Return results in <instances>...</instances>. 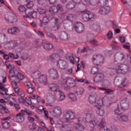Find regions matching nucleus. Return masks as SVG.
<instances>
[{
	"mask_svg": "<svg viewBox=\"0 0 131 131\" xmlns=\"http://www.w3.org/2000/svg\"><path fill=\"white\" fill-rule=\"evenodd\" d=\"M8 78L10 81H15L18 83L20 80L24 79V75L15 70L12 74L8 75Z\"/></svg>",
	"mask_w": 131,
	"mask_h": 131,
	"instance_id": "1",
	"label": "nucleus"
},
{
	"mask_svg": "<svg viewBox=\"0 0 131 131\" xmlns=\"http://www.w3.org/2000/svg\"><path fill=\"white\" fill-rule=\"evenodd\" d=\"M92 61L94 65L101 66L104 63V56L101 54H95L93 56Z\"/></svg>",
	"mask_w": 131,
	"mask_h": 131,
	"instance_id": "2",
	"label": "nucleus"
},
{
	"mask_svg": "<svg viewBox=\"0 0 131 131\" xmlns=\"http://www.w3.org/2000/svg\"><path fill=\"white\" fill-rule=\"evenodd\" d=\"M4 19L6 22L11 23L12 24L17 22V16H16V14L11 12L5 14L4 16Z\"/></svg>",
	"mask_w": 131,
	"mask_h": 131,
	"instance_id": "3",
	"label": "nucleus"
},
{
	"mask_svg": "<svg viewBox=\"0 0 131 131\" xmlns=\"http://www.w3.org/2000/svg\"><path fill=\"white\" fill-rule=\"evenodd\" d=\"M95 107L97 108L96 111L97 114L99 116H104L105 115V110L103 107V101L102 100L98 101L95 104Z\"/></svg>",
	"mask_w": 131,
	"mask_h": 131,
	"instance_id": "4",
	"label": "nucleus"
},
{
	"mask_svg": "<svg viewBox=\"0 0 131 131\" xmlns=\"http://www.w3.org/2000/svg\"><path fill=\"white\" fill-rule=\"evenodd\" d=\"M80 12L81 13H82V18L84 21H90V20H91V19H94V18L96 17L94 13L89 12L88 10H85Z\"/></svg>",
	"mask_w": 131,
	"mask_h": 131,
	"instance_id": "5",
	"label": "nucleus"
},
{
	"mask_svg": "<svg viewBox=\"0 0 131 131\" xmlns=\"http://www.w3.org/2000/svg\"><path fill=\"white\" fill-rule=\"evenodd\" d=\"M74 116H75V114L73 112L67 111L63 115V118L66 119V123L71 122V120L74 119Z\"/></svg>",
	"mask_w": 131,
	"mask_h": 131,
	"instance_id": "6",
	"label": "nucleus"
},
{
	"mask_svg": "<svg viewBox=\"0 0 131 131\" xmlns=\"http://www.w3.org/2000/svg\"><path fill=\"white\" fill-rule=\"evenodd\" d=\"M48 73L49 77L52 79H57L59 77L58 71L56 69L51 68L48 70Z\"/></svg>",
	"mask_w": 131,
	"mask_h": 131,
	"instance_id": "7",
	"label": "nucleus"
},
{
	"mask_svg": "<svg viewBox=\"0 0 131 131\" xmlns=\"http://www.w3.org/2000/svg\"><path fill=\"white\" fill-rule=\"evenodd\" d=\"M49 112L53 116H60L62 114L61 107L57 106L50 109Z\"/></svg>",
	"mask_w": 131,
	"mask_h": 131,
	"instance_id": "8",
	"label": "nucleus"
},
{
	"mask_svg": "<svg viewBox=\"0 0 131 131\" xmlns=\"http://www.w3.org/2000/svg\"><path fill=\"white\" fill-rule=\"evenodd\" d=\"M74 28L77 33H82L84 29L83 24L81 23H77L74 27Z\"/></svg>",
	"mask_w": 131,
	"mask_h": 131,
	"instance_id": "9",
	"label": "nucleus"
},
{
	"mask_svg": "<svg viewBox=\"0 0 131 131\" xmlns=\"http://www.w3.org/2000/svg\"><path fill=\"white\" fill-rule=\"evenodd\" d=\"M120 104L121 108L123 111H125V110H128V109H129V104H128V102L126 98H124L123 100H121Z\"/></svg>",
	"mask_w": 131,
	"mask_h": 131,
	"instance_id": "10",
	"label": "nucleus"
},
{
	"mask_svg": "<svg viewBox=\"0 0 131 131\" xmlns=\"http://www.w3.org/2000/svg\"><path fill=\"white\" fill-rule=\"evenodd\" d=\"M21 113H19L16 115V116L14 117V120L16 122H23L24 120V115L25 114L23 113V110L20 111Z\"/></svg>",
	"mask_w": 131,
	"mask_h": 131,
	"instance_id": "11",
	"label": "nucleus"
},
{
	"mask_svg": "<svg viewBox=\"0 0 131 131\" xmlns=\"http://www.w3.org/2000/svg\"><path fill=\"white\" fill-rule=\"evenodd\" d=\"M64 82L68 85H69L71 88H75V85H76V83L73 79L69 77H67L66 79H63Z\"/></svg>",
	"mask_w": 131,
	"mask_h": 131,
	"instance_id": "12",
	"label": "nucleus"
},
{
	"mask_svg": "<svg viewBox=\"0 0 131 131\" xmlns=\"http://www.w3.org/2000/svg\"><path fill=\"white\" fill-rule=\"evenodd\" d=\"M5 64L7 67V69L9 70L8 75L12 74L15 70V67L13 66V64H11V62H10L9 60H6Z\"/></svg>",
	"mask_w": 131,
	"mask_h": 131,
	"instance_id": "13",
	"label": "nucleus"
},
{
	"mask_svg": "<svg viewBox=\"0 0 131 131\" xmlns=\"http://www.w3.org/2000/svg\"><path fill=\"white\" fill-rule=\"evenodd\" d=\"M115 61H123L125 59V55L122 52H118L115 55Z\"/></svg>",
	"mask_w": 131,
	"mask_h": 131,
	"instance_id": "14",
	"label": "nucleus"
},
{
	"mask_svg": "<svg viewBox=\"0 0 131 131\" xmlns=\"http://www.w3.org/2000/svg\"><path fill=\"white\" fill-rule=\"evenodd\" d=\"M39 82L43 85L48 84V75L46 74L41 75L39 77Z\"/></svg>",
	"mask_w": 131,
	"mask_h": 131,
	"instance_id": "15",
	"label": "nucleus"
},
{
	"mask_svg": "<svg viewBox=\"0 0 131 131\" xmlns=\"http://www.w3.org/2000/svg\"><path fill=\"white\" fill-rule=\"evenodd\" d=\"M56 94H54L51 93H49L46 95V99L47 101H50V102H54L56 100H57V96H56Z\"/></svg>",
	"mask_w": 131,
	"mask_h": 131,
	"instance_id": "16",
	"label": "nucleus"
},
{
	"mask_svg": "<svg viewBox=\"0 0 131 131\" xmlns=\"http://www.w3.org/2000/svg\"><path fill=\"white\" fill-rule=\"evenodd\" d=\"M110 12V7L106 6L105 7H102L98 10V14L100 15H107Z\"/></svg>",
	"mask_w": 131,
	"mask_h": 131,
	"instance_id": "17",
	"label": "nucleus"
},
{
	"mask_svg": "<svg viewBox=\"0 0 131 131\" xmlns=\"http://www.w3.org/2000/svg\"><path fill=\"white\" fill-rule=\"evenodd\" d=\"M48 88L49 89V91L54 92L55 94H57V93H58V92L60 91V90H59V86L57 84H49L48 85Z\"/></svg>",
	"mask_w": 131,
	"mask_h": 131,
	"instance_id": "18",
	"label": "nucleus"
},
{
	"mask_svg": "<svg viewBox=\"0 0 131 131\" xmlns=\"http://www.w3.org/2000/svg\"><path fill=\"white\" fill-rule=\"evenodd\" d=\"M11 84L14 88L15 94H17L18 96H21V90L18 88V83L13 81L11 82Z\"/></svg>",
	"mask_w": 131,
	"mask_h": 131,
	"instance_id": "19",
	"label": "nucleus"
},
{
	"mask_svg": "<svg viewBox=\"0 0 131 131\" xmlns=\"http://www.w3.org/2000/svg\"><path fill=\"white\" fill-rule=\"evenodd\" d=\"M66 61L59 60L57 61V66L59 69H66L67 68Z\"/></svg>",
	"mask_w": 131,
	"mask_h": 131,
	"instance_id": "20",
	"label": "nucleus"
},
{
	"mask_svg": "<svg viewBox=\"0 0 131 131\" xmlns=\"http://www.w3.org/2000/svg\"><path fill=\"white\" fill-rule=\"evenodd\" d=\"M104 79V74L102 73L97 74L94 78V81L95 82H101Z\"/></svg>",
	"mask_w": 131,
	"mask_h": 131,
	"instance_id": "21",
	"label": "nucleus"
},
{
	"mask_svg": "<svg viewBox=\"0 0 131 131\" xmlns=\"http://www.w3.org/2000/svg\"><path fill=\"white\" fill-rule=\"evenodd\" d=\"M8 32L10 34H13L14 35H16L20 32V30H19V28H18L17 27H14L9 29L8 30Z\"/></svg>",
	"mask_w": 131,
	"mask_h": 131,
	"instance_id": "22",
	"label": "nucleus"
},
{
	"mask_svg": "<svg viewBox=\"0 0 131 131\" xmlns=\"http://www.w3.org/2000/svg\"><path fill=\"white\" fill-rule=\"evenodd\" d=\"M42 48L46 51H50L52 50L53 48V44L49 42H44L42 43Z\"/></svg>",
	"mask_w": 131,
	"mask_h": 131,
	"instance_id": "23",
	"label": "nucleus"
},
{
	"mask_svg": "<svg viewBox=\"0 0 131 131\" xmlns=\"http://www.w3.org/2000/svg\"><path fill=\"white\" fill-rule=\"evenodd\" d=\"M73 128L76 131H83L84 130V126L81 124L75 123L73 125Z\"/></svg>",
	"mask_w": 131,
	"mask_h": 131,
	"instance_id": "24",
	"label": "nucleus"
},
{
	"mask_svg": "<svg viewBox=\"0 0 131 131\" xmlns=\"http://www.w3.org/2000/svg\"><path fill=\"white\" fill-rule=\"evenodd\" d=\"M59 38L60 40H63V41H66L68 40V35L64 31H62L58 35Z\"/></svg>",
	"mask_w": 131,
	"mask_h": 131,
	"instance_id": "25",
	"label": "nucleus"
},
{
	"mask_svg": "<svg viewBox=\"0 0 131 131\" xmlns=\"http://www.w3.org/2000/svg\"><path fill=\"white\" fill-rule=\"evenodd\" d=\"M97 97V93H93L90 96L89 100L90 104H94V103H96Z\"/></svg>",
	"mask_w": 131,
	"mask_h": 131,
	"instance_id": "26",
	"label": "nucleus"
},
{
	"mask_svg": "<svg viewBox=\"0 0 131 131\" xmlns=\"http://www.w3.org/2000/svg\"><path fill=\"white\" fill-rule=\"evenodd\" d=\"M18 11H19L21 13H23L24 12H25L26 15H24V17H25V18L29 17V16H28V15L27 14L29 10H26V8H25V7L24 6L21 5L19 6Z\"/></svg>",
	"mask_w": 131,
	"mask_h": 131,
	"instance_id": "27",
	"label": "nucleus"
},
{
	"mask_svg": "<svg viewBox=\"0 0 131 131\" xmlns=\"http://www.w3.org/2000/svg\"><path fill=\"white\" fill-rule=\"evenodd\" d=\"M49 19L48 17H43L42 20L39 19V26L42 27L43 25H47L49 23Z\"/></svg>",
	"mask_w": 131,
	"mask_h": 131,
	"instance_id": "28",
	"label": "nucleus"
},
{
	"mask_svg": "<svg viewBox=\"0 0 131 131\" xmlns=\"http://www.w3.org/2000/svg\"><path fill=\"white\" fill-rule=\"evenodd\" d=\"M59 59H60V56L57 53H54L49 56V60L51 61V62H55V61H57L59 60Z\"/></svg>",
	"mask_w": 131,
	"mask_h": 131,
	"instance_id": "29",
	"label": "nucleus"
},
{
	"mask_svg": "<svg viewBox=\"0 0 131 131\" xmlns=\"http://www.w3.org/2000/svg\"><path fill=\"white\" fill-rule=\"evenodd\" d=\"M98 89L104 92L105 95H113V94H114V91L112 90L111 89H107L103 88H98Z\"/></svg>",
	"mask_w": 131,
	"mask_h": 131,
	"instance_id": "30",
	"label": "nucleus"
},
{
	"mask_svg": "<svg viewBox=\"0 0 131 131\" xmlns=\"http://www.w3.org/2000/svg\"><path fill=\"white\" fill-rule=\"evenodd\" d=\"M105 124H106V121L105 120V119L102 118L98 125L104 130H109V129L107 127H105Z\"/></svg>",
	"mask_w": 131,
	"mask_h": 131,
	"instance_id": "31",
	"label": "nucleus"
},
{
	"mask_svg": "<svg viewBox=\"0 0 131 131\" xmlns=\"http://www.w3.org/2000/svg\"><path fill=\"white\" fill-rule=\"evenodd\" d=\"M74 92L75 94L77 95H83V93H84V89L81 87H76L75 89H74Z\"/></svg>",
	"mask_w": 131,
	"mask_h": 131,
	"instance_id": "32",
	"label": "nucleus"
},
{
	"mask_svg": "<svg viewBox=\"0 0 131 131\" xmlns=\"http://www.w3.org/2000/svg\"><path fill=\"white\" fill-rule=\"evenodd\" d=\"M118 120L121 122H126L128 121V116L126 115H123L122 116H119L117 117Z\"/></svg>",
	"mask_w": 131,
	"mask_h": 131,
	"instance_id": "33",
	"label": "nucleus"
},
{
	"mask_svg": "<svg viewBox=\"0 0 131 131\" xmlns=\"http://www.w3.org/2000/svg\"><path fill=\"white\" fill-rule=\"evenodd\" d=\"M27 15L29 16V17L26 18H30V17H32L33 19H36V18H37V12L35 11H28Z\"/></svg>",
	"mask_w": 131,
	"mask_h": 131,
	"instance_id": "34",
	"label": "nucleus"
},
{
	"mask_svg": "<svg viewBox=\"0 0 131 131\" xmlns=\"http://www.w3.org/2000/svg\"><path fill=\"white\" fill-rule=\"evenodd\" d=\"M57 94H58V95H59V98L58 100L63 101V100H65V98H66V96L62 91L59 90L58 92H57Z\"/></svg>",
	"mask_w": 131,
	"mask_h": 131,
	"instance_id": "35",
	"label": "nucleus"
},
{
	"mask_svg": "<svg viewBox=\"0 0 131 131\" xmlns=\"http://www.w3.org/2000/svg\"><path fill=\"white\" fill-rule=\"evenodd\" d=\"M108 4V0H99L97 2V5L100 7H105Z\"/></svg>",
	"mask_w": 131,
	"mask_h": 131,
	"instance_id": "36",
	"label": "nucleus"
},
{
	"mask_svg": "<svg viewBox=\"0 0 131 131\" xmlns=\"http://www.w3.org/2000/svg\"><path fill=\"white\" fill-rule=\"evenodd\" d=\"M0 94L2 95V96H4V95H6L7 93V92H8V89L6 88H5V87L2 86V83L0 84Z\"/></svg>",
	"mask_w": 131,
	"mask_h": 131,
	"instance_id": "37",
	"label": "nucleus"
},
{
	"mask_svg": "<svg viewBox=\"0 0 131 131\" xmlns=\"http://www.w3.org/2000/svg\"><path fill=\"white\" fill-rule=\"evenodd\" d=\"M75 8V5L72 2H69L66 5L67 10H73Z\"/></svg>",
	"mask_w": 131,
	"mask_h": 131,
	"instance_id": "38",
	"label": "nucleus"
},
{
	"mask_svg": "<svg viewBox=\"0 0 131 131\" xmlns=\"http://www.w3.org/2000/svg\"><path fill=\"white\" fill-rule=\"evenodd\" d=\"M68 98L69 99H70L71 101H73V102H75L76 100H77V97H76V95L73 93H71L68 95Z\"/></svg>",
	"mask_w": 131,
	"mask_h": 131,
	"instance_id": "39",
	"label": "nucleus"
},
{
	"mask_svg": "<svg viewBox=\"0 0 131 131\" xmlns=\"http://www.w3.org/2000/svg\"><path fill=\"white\" fill-rule=\"evenodd\" d=\"M55 26L53 27V30H58V29H59V27H60L59 19L58 18H55Z\"/></svg>",
	"mask_w": 131,
	"mask_h": 131,
	"instance_id": "40",
	"label": "nucleus"
},
{
	"mask_svg": "<svg viewBox=\"0 0 131 131\" xmlns=\"http://www.w3.org/2000/svg\"><path fill=\"white\" fill-rule=\"evenodd\" d=\"M40 74V72L37 71L34 72L31 74V77L34 79H37L39 77V75Z\"/></svg>",
	"mask_w": 131,
	"mask_h": 131,
	"instance_id": "41",
	"label": "nucleus"
},
{
	"mask_svg": "<svg viewBox=\"0 0 131 131\" xmlns=\"http://www.w3.org/2000/svg\"><path fill=\"white\" fill-rule=\"evenodd\" d=\"M47 37H48L49 38H52L56 41H58V38H57V37H56V36H55V35H54V34L52 33H48L47 34Z\"/></svg>",
	"mask_w": 131,
	"mask_h": 131,
	"instance_id": "42",
	"label": "nucleus"
},
{
	"mask_svg": "<svg viewBox=\"0 0 131 131\" xmlns=\"http://www.w3.org/2000/svg\"><path fill=\"white\" fill-rule=\"evenodd\" d=\"M116 72L117 73H123V72L126 73V72H127V71H126L125 69L122 68V67H120L116 68Z\"/></svg>",
	"mask_w": 131,
	"mask_h": 131,
	"instance_id": "43",
	"label": "nucleus"
},
{
	"mask_svg": "<svg viewBox=\"0 0 131 131\" xmlns=\"http://www.w3.org/2000/svg\"><path fill=\"white\" fill-rule=\"evenodd\" d=\"M67 60L70 61L72 64H74V57H73V55L70 54L67 56Z\"/></svg>",
	"mask_w": 131,
	"mask_h": 131,
	"instance_id": "44",
	"label": "nucleus"
},
{
	"mask_svg": "<svg viewBox=\"0 0 131 131\" xmlns=\"http://www.w3.org/2000/svg\"><path fill=\"white\" fill-rule=\"evenodd\" d=\"M2 127L5 129H8L9 127H10V123L7 121L3 122L2 123Z\"/></svg>",
	"mask_w": 131,
	"mask_h": 131,
	"instance_id": "45",
	"label": "nucleus"
},
{
	"mask_svg": "<svg viewBox=\"0 0 131 131\" xmlns=\"http://www.w3.org/2000/svg\"><path fill=\"white\" fill-rule=\"evenodd\" d=\"M57 9L56 8V7L53 6L50 8L49 9V12L52 14V15H54V14H56L57 13Z\"/></svg>",
	"mask_w": 131,
	"mask_h": 131,
	"instance_id": "46",
	"label": "nucleus"
},
{
	"mask_svg": "<svg viewBox=\"0 0 131 131\" xmlns=\"http://www.w3.org/2000/svg\"><path fill=\"white\" fill-rule=\"evenodd\" d=\"M74 81L75 82H83L84 83H90L88 80L83 79H78L77 78H75Z\"/></svg>",
	"mask_w": 131,
	"mask_h": 131,
	"instance_id": "47",
	"label": "nucleus"
},
{
	"mask_svg": "<svg viewBox=\"0 0 131 131\" xmlns=\"http://www.w3.org/2000/svg\"><path fill=\"white\" fill-rule=\"evenodd\" d=\"M31 98L32 100H36L38 103H39V102H40V97L37 95H33L32 96H31Z\"/></svg>",
	"mask_w": 131,
	"mask_h": 131,
	"instance_id": "48",
	"label": "nucleus"
},
{
	"mask_svg": "<svg viewBox=\"0 0 131 131\" xmlns=\"http://www.w3.org/2000/svg\"><path fill=\"white\" fill-rule=\"evenodd\" d=\"M31 97L26 98L25 103H27L28 105H31L32 104H34V102H32L31 100Z\"/></svg>",
	"mask_w": 131,
	"mask_h": 131,
	"instance_id": "49",
	"label": "nucleus"
},
{
	"mask_svg": "<svg viewBox=\"0 0 131 131\" xmlns=\"http://www.w3.org/2000/svg\"><path fill=\"white\" fill-rule=\"evenodd\" d=\"M37 11H38L39 14H46V13H47V11H46V10L43 9L41 7H38L37 9Z\"/></svg>",
	"mask_w": 131,
	"mask_h": 131,
	"instance_id": "50",
	"label": "nucleus"
},
{
	"mask_svg": "<svg viewBox=\"0 0 131 131\" xmlns=\"http://www.w3.org/2000/svg\"><path fill=\"white\" fill-rule=\"evenodd\" d=\"M99 25L96 24H91L90 28H91L93 30H97L99 29Z\"/></svg>",
	"mask_w": 131,
	"mask_h": 131,
	"instance_id": "51",
	"label": "nucleus"
},
{
	"mask_svg": "<svg viewBox=\"0 0 131 131\" xmlns=\"http://www.w3.org/2000/svg\"><path fill=\"white\" fill-rule=\"evenodd\" d=\"M8 43L12 47V48H15L17 46V41L15 40H11L8 42Z\"/></svg>",
	"mask_w": 131,
	"mask_h": 131,
	"instance_id": "52",
	"label": "nucleus"
},
{
	"mask_svg": "<svg viewBox=\"0 0 131 131\" xmlns=\"http://www.w3.org/2000/svg\"><path fill=\"white\" fill-rule=\"evenodd\" d=\"M34 6V4L33 3V2L30 1L29 2L27 3V4L26 5L27 8L28 9H31Z\"/></svg>",
	"mask_w": 131,
	"mask_h": 131,
	"instance_id": "53",
	"label": "nucleus"
},
{
	"mask_svg": "<svg viewBox=\"0 0 131 131\" xmlns=\"http://www.w3.org/2000/svg\"><path fill=\"white\" fill-rule=\"evenodd\" d=\"M90 42L93 46V47H97V46H99V43H98V41L95 40H92L90 41Z\"/></svg>",
	"mask_w": 131,
	"mask_h": 131,
	"instance_id": "54",
	"label": "nucleus"
},
{
	"mask_svg": "<svg viewBox=\"0 0 131 131\" xmlns=\"http://www.w3.org/2000/svg\"><path fill=\"white\" fill-rule=\"evenodd\" d=\"M57 12H59V11H60V12H62L63 11V6L60 4H58L57 7H56Z\"/></svg>",
	"mask_w": 131,
	"mask_h": 131,
	"instance_id": "55",
	"label": "nucleus"
},
{
	"mask_svg": "<svg viewBox=\"0 0 131 131\" xmlns=\"http://www.w3.org/2000/svg\"><path fill=\"white\" fill-rule=\"evenodd\" d=\"M27 93H28V94H32V93H33V92H34L35 89L34 88H33V86H31L29 88H28L27 89Z\"/></svg>",
	"mask_w": 131,
	"mask_h": 131,
	"instance_id": "56",
	"label": "nucleus"
},
{
	"mask_svg": "<svg viewBox=\"0 0 131 131\" xmlns=\"http://www.w3.org/2000/svg\"><path fill=\"white\" fill-rule=\"evenodd\" d=\"M74 18V15L73 14H69L67 17V20L68 21H72L73 19Z\"/></svg>",
	"mask_w": 131,
	"mask_h": 131,
	"instance_id": "57",
	"label": "nucleus"
},
{
	"mask_svg": "<svg viewBox=\"0 0 131 131\" xmlns=\"http://www.w3.org/2000/svg\"><path fill=\"white\" fill-rule=\"evenodd\" d=\"M36 33L39 37H45V33L41 31H37Z\"/></svg>",
	"mask_w": 131,
	"mask_h": 131,
	"instance_id": "58",
	"label": "nucleus"
},
{
	"mask_svg": "<svg viewBox=\"0 0 131 131\" xmlns=\"http://www.w3.org/2000/svg\"><path fill=\"white\" fill-rule=\"evenodd\" d=\"M91 74H92L93 75L96 74L97 72H98V68L97 67H93L91 69Z\"/></svg>",
	"mask_w": 131,
	"mask_h": 131,
	"instance_id": "59",
	"label": "nucleus"
},
{
	"mask_svg": "<svg viewBox=\"0 0 131 131\" xmlns=\"http://www.w3.org/2000/svg\"><path fill=\"white\" fill-rule=\"evenodd\" d=\"M83 4L84 6H90L92 4V1L91 0H83Z\"/></svg>",
	"mask_w": 131,
	"mask_h": 131,
	"instance_id": "60",
	"label": "nucleus"
},
{
	"mask_svg": "<svg viewBox=\"0 0 131 131\" xmlns=\"http://www.w3.org/2000/svg\"><path fill=\"white\" fill-rule=\"evenodd\" d=\"M0 109L1 110H4L5 114H8L10 113V111H9V110H8V108H6V107L5 106H1Z\"/></svg>",
	"mask_w": 131,
	"mask_h": 131,
	"instance_id": "61",
	"label": "nucleus"
},
{
	"mask_svg": "<svg viewBox=\"0 0 131 131\" xmlns=\"http://www.w3.org/2000/svg\"><path fill=\"white\" fill-rule=\"evenodd\" d=\"M88 52V48H84L83 50L80 49V48L78 49L77 53H86Z\"/></svg>",
	"mask_w": 131,
	"mask_h": 131,
	"instance_id": "62",
	"label": "nucleus"
},
{
	"mask_svg": "<svg viewBox=\"0 0 131 131\" xmlns=\"http://www.w3.org/2000/svg\"><path fill=\"white\" fill-rule=\"evenodd\" d=\"M113 36V33L112 31H108V33L106 34V37H107L108 39H111V38Z\"/></svg>",
	"mask_w": 131,
	"mask_h": 131,
	"instance_id": "63",
	"label": "nucleus"
},
{
	"mask_svg": "<svg viewBox=\"0 0 131 131\" xmlns=\"http://www.w3.org/2000/svg\"><path fill=\"white\" fill-rule=\"evenodd\" d=\"M24 84L27 89L32 86V84L31 83H30V82H25Z\"/></svg>",
	"mask_w": 131,
	"mask_h": 131,
	"instance_id": "64",
	"label": "nucleus"
}]
</instances>
